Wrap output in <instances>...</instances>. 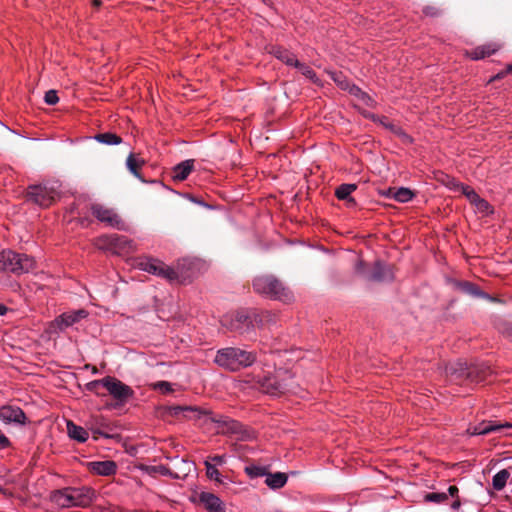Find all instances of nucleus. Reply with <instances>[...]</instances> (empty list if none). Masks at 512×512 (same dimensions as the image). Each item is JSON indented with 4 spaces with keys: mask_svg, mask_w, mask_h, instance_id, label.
I'll list each match as a JSON object with an SVG mask.
<instances>
[{
    "mask_svg": "<svg viewBox=\"0 0 512 512\" xmlns=\"http://www.w3.org/2000/svg\"><path fill=\"white\" fill-rule=\"evenodd\" d=\"M256 359L257 354L253 351L229 346L217 350L214 363L226 371L237 372L252 366Z\"/></svg>",
    "mask_w": 512,
    "mask_h": 512,
    "instance_id": "obj_1",
    "label": "nucleus"
},
{
    "mask_svg": "<svg viewBox=\"0 0 512 512\" xmlns=\"http://www.w3.org/2000/svg\"><path fill=\"white\" fill-rule=\"evenodd\" d=\"M275 321V314L269 311H240L230 316H225L222 319V324L230 330L243 333L250 328L262 327L266 324L274 323Z\"/></svg>",
    "mask_w": 512,
    "mask_h": 512,
    "instance_id": "obj_2",
    "label": "nucleus"
},
{
    "mask_svg": "<svg viewBox=\"0 0 512 512\" xmlns=\"http://www.w3.org/2000/svg\"><path fill=\"white\" fill-rule=\"evenodd\" d=\"M291 380L292 375L288 371L280 370L275 375L253 376L251 380H246V382L251 383L253 387L263 393L277 396L292 391Z\"/></svg>",
    "mask_w": 512,
    "mask_h": 512,
    "instance_id": "obj_3",
    "label": "nucleus"
},
{
    "mask_svg": "<svg viewBox=\"0 0 512 512\" xmlns=\"http://www.w3.org/2000/svg\"><path fill=\"white\" fill-rule=\"evenodd\" d=\"M36 261L26 254H19L11 250L0 252V270L14 274L28 273L35 268Z\"/></svg>",
    "mask_w": 512,
    "mask_h": 512,
    "instance_id": "obj_4",
    "label": "nucleus"
},
{
    "mask_svg": "<svg viewBox=\"0 0 512 512\" xmlns=\"http://www.w3.org/2000/svg\"><path fill=\"white\" fill-rule=\"evenodd\" d=\"M253 288L257 293L273 299L287 301L291 298L289 291L273 275L256 277L253 281Z\"/></svg>",
    "mask_w": 512,
    "mask_h": 512,
    "instance_id": "obj_5",
    "label": "nucleus"
},
{
    "mask_svg": "<svg viewBox=\"0 0 512 512\" xmlns=\"http://www.w3.org/2000/svg\"><path fill=\"white\" fill-rule=\"evenodd\" d=\"M96 246L116 255H125L136 250V245L131 239L118 234L104 235L97 238Z\"/></svg>",
    "mask_w": 512,
    "mask_h": 512,
    "instance_id": "obj_6",
    "label": "nucleus"
},
{
    "mask_svg": "<svg viewBox=\"0 0 512 512\" xmlns=\"http://www.w3.org/2000/svg\"><path fill=\"white\" fill-rule=\"evenodd\" d=\"M137 267L145 272L162 277L169 281H173L178 278L177 272L172 267L155 258H140L137 262Z\"/></svg>",
    "mask_w": 512,
    "mask_h": 512,
    "instance_id": "obj_7",
    "label": "nucleus"
},
{
    "mask_svg": "<svg viewBox=\"0 0 512 512\" xmlns=\"http://www.w3.org/2000/svg\"><path fill=\"white\" fill-rule=\"evenodd\" d=\"M58 196L55 188L46 184L31 185L28 187L27 199L40 207H49Z\"/></svg>",
    "mask_w": 512,
    "mask_h": 512,
    "instance_id": "obj_8",
    "label": "nucleus"
},
{
    "mask_svg": "<svg viewBox=\"0 0 512 512\" xmlns=\"http://www.w3.org/2000/svg\"><path fill=\"white\" fill-rule=\"evenodd\" d=\"M104 382V388L120 405L125 404L134 396L133 389L115 377H104Z\"/></svg>",
    "mask_w": 512,
    "mask_h": 512,
    "instance_id": "obj_9",
    "label": "nucleus"
},
{
    "mask_svg": "<svg viewBox=\"0 0 512 512\" xmlns=\"http://www.w3.org/2000/svg\"><path fill=\"white\" fill-rule=\"evenodd\" d=\"M87 316L88 312L84 309L63 313L49 324L48 331L50 333L62 332Z\"/></svg>",
    "mask_w": 512,
    "mask_h": 512,
    "instance_id": "obj_10",
    "label": "nucleus"
},
{
    "mask_svg": "<svg viewBox=\"0 0 512 512\" xmlns=\"http://www.w3.org/2000/svg\"><path fill=\"white\" fill-rule=\"evenodd\" d=\"M0 421L4 424L23 426L27 423V417L20 407L3 405L0 407Z\"/></svg>",
    "mask_w": 512,
    "mask_h": 512,
    "instance_id": "obj_11",
    "label": "nucleus"
},
{
    "mask_svg": "<svg viewBox=\"0 0 512 512\" xmlns=\"http://www.w3.org/2000/svg\"><path fill=\"white\" fill-rule=\"evenodd\" d=\"M92 214L101 222L108 226L121 228L120 217L110 208H107L100 204H95L91 207Z\"/></svg>",
    "mask_w": 512,
    "mask_h": 512,
    "instance_id": "obj_12",
    "label": "nucleus"
},
{
    "mask_svg": "<svg viewBox=\"0 0 512 512\" xmlns=\"http://www.w3.org/2000/svg\"><path fill=\"white\" fill-rule=\"evenodd\" d=\"M70 495L73 502V507H85L88 506L94 498V490L89 487L80 488H69Z\"/></svg>",
    "mask_w": 512,
    "mask_h": 512,
    "instance_id": "obj_13",
    "label": "nucleus"
},
{
    "mask_svg": "<svg viewBox=\"0 0 512 512\" xmlns=\"http://www.w3.org/2000/svg\"><path fill=\"white\" fill-rule=\"evenodd\" d=\"M503 429H512L510 423H497L495 421H483L470 429L472 435H486L492 432H499Z\"/></svg>",
    "mask_w": 512,
    "mask_h": 512,
    "instance_id": "obj_14",
    "label": "nucleus"
},
{
    "mask_svg": "<svg viewBox=\"0 0 512 512\" xmlns=\"http://www.w3.org/2000/svg\"><path fill=\"white\" fill-rule=\"evenodd\" d=\"M199 500L208 512H226L222 500L213 493L202 492L199 495Z\"/></svg>",
    "mask_w": 512,
    "mask_h": 512,
    "instance_id": "obj_15",
    "label": "nucleus"
},
{
    "mask_svg": "<svg viewBox=\"0 0 512 512\" xmlns=\"http://www.w3.org/2000/svg\"><path fill=\"white\" fill-rule=\"evenodd\" d=\"M394 275L391 268L380 262H376L372 273L368 276V279L376 282H384L393 280Z\"/></svg>",
    "mask_w": 512,
    "mask_h": 512,
    "instance_id": "obj_16",
    "label": "nucleus"
},
{
    "mask_svg": "<svg viewBox=\"0 0 512 512\" xmlns=\"http://www.w3.org/2000/svg\"><path fill=\"white\" fill-rule=\"evenodd\" d=\"M204 465L206 468V475L210 480L215 481L218 485L228 487L232 483L228 476L222 475L215 464H212L210 460H205Z\"/></svg>",
    "mask_w": 512,
    "mask_h": 512,
    "instance_id": "obj_17",
    "label": "nucleus"
},
{
    "mask_svg": "<svg viewBox=\"0 0 512 512\" xmlns=\"http://www.w3.org/2000/svg\"><path fill=\"white\" fill-rule=\"evenodd\" d=\"M454 286L456 289L462 291L465 294L474 296V297H483L489 299L490 301H496L495 298L489 296L488 294L482 292L476 285L468 281H455Z\"/></svg>",
    "mask_w": 512,
    "mask_h": 512,
    "instance_id": "obj_18",
    "label": "nucleus"
},
{
    "mask_svg": "<svg viewBox=\"0 0 512 512\" xmlns=\"http://www.w3.org/2000/svg\"><path fill=\"white\" fill-rule=\"evenodd\" d=\"M91 470L97 475L110 476L115 474L117 465L114 461H96L90 463Z\"/></svg>",
    "mask_w": 512,
    "mask_h": 512,
    "instance_id": "obj_19",
    "label": "nucleus"
},
{
    "mask_svg": "<svg viewBox=\"0 0 512 512\" xmlns=\"http://www.w3.org/2000/svg\"><path fill=\"white\" fill-rule=\"evenodd\" d=\"M194 168V160H185L173 168V179L176 181L185 180Z\"/></svg>",
    "mask_w": 512,
    "mask_h": 512,
    "instance_id": "obj_20",
    "label": "nucleus"
},
{
    "mask_svg": "<svg viewBox=\"0 0 512 512\" xmlns=\"http://www.w3.org/2000/svg\"><path fill=\"white\" fill-rule=\"evenodd\" d=\"M270 53L288 66H296L298 60L295 55L282 47H272Z\"/></svg>",
    "mask_w": 512,
    "mask_h": 512,
    "instance_id": "obj_21",
    "label": "nucleus"
},
{
    "mask_svg": "<svg viewBox=\"0 0 512 512\" xmlns=\"http://www.w3.org/2000/svg\"><path fill=\"white\" fill-rule=\"evenodd\" d=\"M497 51V47L492 44L482 45L466 52V55L472 60H480L488 57Z\"/></svg>",
    "mask_w": 512,
    "mask_h": 512,
    "instance_id": "obj_22",
    "label": "nucleus"
},
{
    "mask_svg": "<svg viewBox=\"0 0 512 512\" xmlns=\"http://www.w3.org/2000/svg\"><path fill=\"white\" fill-rule=\"evenodd\" d=\"M67 432L71 439H74L80 443L86 442L89 437L88 431L86 429L74 424L72 421L67 422Z\"/></svg>",
    "mask_w": 512,
    "mask_h": 512,
    "instance_id": "obj_23",
    "label": "nucleus"
},
{
    "mask_svg": "<svg viewBox=\"0 0 512 512\" xmlns=\"http://www.w3.org/2000/svg\"><path fill=\"white\" fill-rule=\"evenodd\" d=\"M357 189L356 184L345 183L341 184L335 191V195L339 200H345L349 202L351 205L355 204L354 198L351 197V194Z\"/></svg>",
    "mask_w": 512,
    "mask_h": 512,
    "instance_id": "obj_24",
    "label": "nucleus"
},
{
    "mask_svg": "<svg viewBox=\"0 0 512 512\" xmlns=\"http://www.w3.org/2000/svg\"><path fill=\"white\" fill-rule=\"evenodd\" d=\"M52 500L56 505L62 508L73 507L69 488L56 491L52 496Z\"/></svg>",
    "mask_w": 512,
    "mask_h": 512,
    "instance_id": "obj_25",
    "label": "nucleus"
},
{
    "mask_svg": "<svg viewBox=\"0 0 512 512\" xmlns=\"http://www.w3.org/2000/svg\"><path fill=\"white\" fill-rule=\"evenodd\" d=\"M287 475L285 473L276 472L268 473L266 476L265 483L272 489L282 488L287 483Z\"/></svg>",
    "mask_w": 512,
    "mask_h": 512,
    "instance_id": "obj_26",
    "label": "nucleus"
},
{
    "mask_svg": "<svg viewBox=\"0 0 512 512\" xmlns=\"http://www.w3.org/2000/svg\"><path fill=\"white\" fill-rule=\"evenodd\" d=\"M144 160L134 153H130L126 160L128 170L137 178H141L139 169L144 165Z\"/></svg>",
    "mask_w": 512,
    "mask_h": 512,
    "instance_id": "obj_27",
    "label": "nucleus"
},
{
    "mask_svg": "<svg viewBox=\"0 0 512 512\" xmlns=\"http://www.w3.org/2000/svg\"><path fill=\"white\" fill-rule=\"evenodd\" d=\"M447 374L451 376H457V377H463L467 376L469 377L471 372L468 371V367L466 363L463 362H457L455 364H451L446 368Z\"/></svg>",
    "mask_w": 512,
    "mask_h": 512,
    "instance_id": "obj_28",
    "label": "nucleus"
},
{
    "mask_svg": "<svg viewBox=\"0 0 512 512\" xmlns=\"http://www.w3.org/2000/svg\"><path fill=\"white\" fill-rule=\"evenodd\" d=\"M509 477L510 473L506 469H502L499 472H497L492 479L493 488L497 491L502 490L505 487Z\"/></svg>",
    "mask_w": 512,
    "mask_h": 512,
    "instance_id": "obj_29",
    "label": "nucleus"
},
{
    "mask_svg": "<svg viewBox=\"0 0 512 512\" xmlns=\"http://www.w3.org/2000/svg\"><path fill=\"white\" fill-rule=\"evenodd\" d=\"M94 138L98 142L106 144V145H117L122 142L121 137H119L118 135H116L114 133H110V132L97 134Z\"/></svg>",
    "mask_w": 512,
    "mask_h": 512,
    "instance_id": "obj_30",
    "label": "nucleus"
},
{
    "mask_svg": "<svg viewBox=\"0 0 512 512\" xmlns=\"http://www.w3.org/2000/svg\"><path fill=\"white\" fill-rule=\"evenodd\" d=\"M392 198L400 203H406L412 200L414 193L409 189L405 187L398 188L395 191H391Z\"/></svg>",
    "mask_w": 512,
    "mask_h": 512,
    "instance_id": "obj_31",
    "label": "nucleus"
},
{
    "mask_svg": "<svg viewBox=\"0 0 512 512\" xmlns=\"http://www.w3.org/2000/svg\"><path fill=\"white\" fill-rule=\"evenodd\" d=\"M170 413L174 416H178L183 413L185 417L191 418L192 416L188 414H193V417H196L197 414H199V410L191 406H173L170 408Z\"/></svg>",
    "mask_w": 512,
    "mask_h": 512,
    "instance_id": "obj_32",
    "label": "nucleus"
},
{
    "mask_svg": "<svg viewBox=\"0 0 512 512\" xmlns=\"http://www.w3.org/2000/svg\"><path fill=\"white\" fill-rule=\"evenodd\" d=\"M245 473L251 478H257V477L267 476L268 469L265 466L252 464V465L245 467Z\"/></svg>",
    "mask_w": 512,
    "mask_h": 512,
    "instance_id": "obj_33",
    "label": "nucleus"
},
{
    "mask_svg": "<svg viewBox=\"0 0 512 512\" xmlns=\"http://www.w3.org/2000/svg\"><path fill=\"white\" fill-rule=\"evenodd\" d=\"M295 68H297L302 73V75H304L306 78L310 79L313 83L319 82V79H318L315 71L308 65L298 61Z\"/></svg>",
    "mask_w": 512,
    "mask_h": 512,
    "instance_id": "obj_34",
    "label": "nucleus"
},
{
    "mask_svg": "<svg viewBox=\"0 0 512 512\" xmlns=\"http://www.w3.org/2000/svg\"><path fill=\"white\" fill-rule=\"evenodd\" d=\"M331 79L343 90L350 87L348 79L340 72H330Z\"/></svg>",
    "mask_w": 512,
    "mask_h": 512,
    "instance_id": "obj_35",
    "label": "nucleus"
},
{
    "mask_svg": "<svg viewBox=\"0 0 512 512\" xmlns=\"http://www.w3.org/2000/svg\"><path fill=\"white\" fill-rule=\"evenodd\" d=\"M448 499V494L444 492H432L425 495V500L434 503H443Z\"/></svg>",
    "mask_w": 512,
    "mask_h": 512,
    "instance_id": "obj_36",
    "label": "nucleus"
},
{
    "mask_svg": "<svg viewBox=\"0 0 512 512\" xmlns=\"http://www.w3.org/2000/svg\"><path fill=\"white\" fill-rule=\"evenodd\" d=\"M153 389L160 391L163 394L173 392L172 384L167 381H158L153 384Z\"/></svg>",
    "mask_w": 512,
    "mask_h": 512,
    "instance_id": "obj_37",
    "label": "nucleus"
},
{
    "mask_svg": "<svg viewBox=\"0 0 512 512\" xmlns=\"http://www.w3.org/2000/svg\"><path fill=\"white\" fill-rule=\"evenodd\" d=\"M476 211L480 214H482L483 216H487L491 213H493V208L492 206L488 203V201H486L485 199H483L480 204L477 206L476 208Z\"/></svg>",
    "mask_w": 512,
    "mask_h": 512,
    "instance_id": "obj_38",
    "label": "nucleus"
},
{
    "mask_svg": "<svg viewBox=\"0 0 512 512\" xmlns=\"http://www.w3.org/2000/svg\"><path fill=\"white\" fill-rule=\"evenodd\" d=\"M44 101L48 105H55L59 101V97L55 90H49L45 93Z\"/></svg>",
    "mask_w": 512,
    "mask_h": 512,
    "instance_id": "obj_39",
    "label": "nucleus"
},
{
    "mask_svg": "<svg viewBox=\"0 0 512 512\" xmlns=\"http://www.w3.org/2000/svg\"><path fill=\"white\" fill-rule=\"evenodd\" d=\"M351 94L357 96V97H360L361 99L363 100H370V97L364 93L363 91H361V89L357 86H355L354 84H351L350 83V87L347 89Z\"/></svg>",
    "mask_w": 512,
    "mask_h": 512,
    "instance_id": "obj_40",
    "label": "nucleus"
},
{
    "mask_svg": "<svg viewBox=\"0 0 512 512\" xmlns=\"http://www.w3.org/2000/svg\"><path fill=\"white\" fill-rule=\"evenodd\" d=\"M443 183L445 184L446 187H448L452 191H458L460 184H461L456 179L449 177V176H445V180H443Z\"/></svg>",
    "mask_w": 512,
    "mask_h": 512,
    "instance_id": "obj_41",
    "label": "nucleus"
},
{
    "mask_svg": "<svg viewBox=\"0 0 512 512\" xmlns=\"http://www.w3.org/2000/svg\"><path fill=\"white\" fill-rule=\"evenodd\" d=\"M90 429L94 435V439H98L99 436L105 437V438H112V435L110 434V432L103 430L99 427L92 426Z\"/></svg>",
    "mask_w": 512,
    "mask_h": 512,
    "instance_id": "obj_42",
    "label": "nucleus"
},
{
    "mask_svg": "<svg viewBox=\"0 0 512 512\" xmlns=\"http://www.w3.org/2000/svg\"><path fill=\"white\" fill-rule=\"evenodd\" d=\"M104 383H105L104 378L99 379V380H93V381L87 383L86 388H87V390H89L91 392H97V388L99 386L104 387Z\"/></svg>",
    "mask_w": 512,
    "mask_h": 512,
    "instance_id": "obj_43",
    "label": "nucleus"
},
{
    "mask_svg": "<svg viewBox=\"0 0 512 512\" xmlns=\"http://www.w3.org/2000/svg\"><path fill=\"white\" fill-rule=\"evenodd\" d=\"M226 455H214L209 456L206 460H210L212 464H215V467L218 465H223L226 463Z\"/></svg>",
    "mask_w": 512,
    "mask_h": 512,
    "instance_id": "obj_44",
    "label": "nucleus"
},
{
    "mask_svg": "<svg viewBox=\"0 0 512 512\" xmlns=\"http://www.w3.org/2000/svg\"><path fill=\"white\" fill-rule=\"evenodd\" d=\"M458 191L461 192L463 195H465V197L467 199L471 198L470 194H475L476 193V191L473 188H471L470 186L465 185L463 183L460 184V187H459Z\"/></svg>",
    "mask_w": 512,
    "mask_h": 512,
    "instance_id": "obj_45",
    "label": "nucleus"
},
{
    "mask_svg": "<svg viewBox=\"0 0 512 512\" xmlns=\"http://www.w3.org/2000/svg\"><path fill=\"white\" fill-rule=\"evenodd\" d=\"M95 424L97 425V427H99L103 430H106L108 432L111 431L109 424L103 417H99V418L95 419Z\"/></svg>",
    "mask_w": 512,
    "mask_h": 512,
    "instance_id": "obj_46",
    "label": "nucleus"
},
{
    "mask_svg": "<svg viewBox=\"0 0 512 512\" xmlns=\"http://www.w3.org/2000/svg\"><path fill=\"white\" fill-rule=\"evenodd\" d=\"M470 199L469 202L475 207V209L477 208V206L480 204V202L483 200V198H481L477 193L475 194H470Z\"/></svg>",
    "mask_w": 512,
    "mask_h": 512,
    "instance_id": "obj_47",
    "label": "nucleus"
},
{
    "mask_svg": "<svg viewBox=\"0 0 512 512\" xmlns=\"http://www.w3.org/2000/svg\"><path fill=\"white\" fill-rule=\"evenodd\" d=\"M470 199L469 202L475 207V209L477 208V206L480 204V202L483 200V198H481L477 193L475 194H470Z\"/></svg>",
    "mask_w": 512,
    "mask_h": 512,
    "instance_id": "obj_48",
    "label": "nucleus"
},
{
    "mask_svg": "<svg viewBox=\"0 0 512 512\" xmlns=\"http://www.w3.org/2000/svg\"><path fill=\"white\" fill-rule=\"evenodd\" d=\"M423 12L426 14V15H429V16H435L437 13H436V10L432 7H426Z\"/></svg>",
    "mask_w": 512,
    "mask_h": 512,
    "instance_id": "obj_49",
    "label": "nucleus"
},
{
    "mask_svg": "<svg viewBox=\"0 0 512 512\" xmlns=\"http://www.w3.org/2000/svg\"><path fill=\"white\" fill-rule=\"evenodd\" d=\"M458 493V488L454 485H451L449 488H448V494L452 497L456 496Z\"/></svg>",
    "mask_w": 512,
    "mask_h": 512,
    "instance_id": "obj_50",
    "label": "nucleus"
},
{
    "mask_svg": "<svg viewBox=\"0 0 512 512\" xmlns=\"http://www.w3.org/2000/svg\"><path fill=\"white\" fill-rule=\"evenodd\" d=\"M7 310L8 309L5 305H0V315H5Z\"/></svg>",
    "mask_w": 512,
    "mask_h": 512,
    "instance_id": "obj_51",
    "label": "nucleus"
},
{
    "mask_svg": "<svg viewBox=\"0 0 512 512\" xmlns=\"http://www.w3.org/2000/svg\"><path fill=\"white\" fill-rule=\"evenodd\" d=\"M237 426H238V423H237V422H235V421H231V422H230V426H229V428H230L231 430L235 431V430H236V428H237Z\"/></svg>",
    "mask_w": 512,
    "mask_h": 512,
    "instance_id": "obj_52",
    "label": "nucleus"
},
{
    "mask_svg": "<svg viewBox=\"0 0 512 512\" xmlns=\"http://www.w3.org/2000/svg\"><path fill=\"white\" fill-rule=\"evenodd\" d=\"M459 506H460V501L459 500L454 501L453 504H452V508L453 509H457V508H459Z\"/></svg>",
    "mask_w": 512,
    "mask_h": 512,
    "instance_id": "obj_53",
    "label": "nucleus"
},
{
    "mask_svg": "<svg viewBox=\"0 0 512 512\" xmlns=\"http://www.w3.org/2000/svg\"><path fill=\"white\" fill-rule=\"evenodd\" d=\"M93 3H94L95 6H99L100 5V1L99 0H94Z\"/></svg>",
    "mask_w": 512,
    "mask_h": 512,
    "instance_id": "obj_54",
    "label": "nucleus"
},
{
    "mask_svg": "<svg viewBox=\"0 0 512 512\" xmlns=\"http://www.w3.org/2000/svg\"><path fill=\"white\" fill-rule=\"evenodd\" d=\"M508 71L512 73V63L508 66Z\"/></svg>",
    "mask_w": 512,
    "mask_h": 512,
    "instance_id": "obj_55",
    "label": "nucleus"
},
{
    "mask_svg": "<svg viewBox=\"0 0 512 512\" xmlns=\"http://www.w3.org/2000/svg\"><path fill=\"white\" fill-rule=\"evenodd\" d=\"M362 266V263L359 262L358 266H357V270L359 271L360 270V267Z\"/></svg>",
    "mask_w": 512,
    "mask_h": 512,
    "instance_id": "obj_56",
    "label": "nucleus"
},
{
    "mask_svg": "<svg viewBox=\"0 0 512 512\" xmlns=\"http://www.w3.org/2000/svg\"><path fill=\"white\" fill-rule=\"evenodd\" d=\"M508 332H509V335H511V336H512V327L509 329V331H508Z\"/></svg>",
    "mask_w": 512,
    "mask_h": 512,
    "instance_id": "obj_57",
    "label": "nucleus"
}]
</instances>
